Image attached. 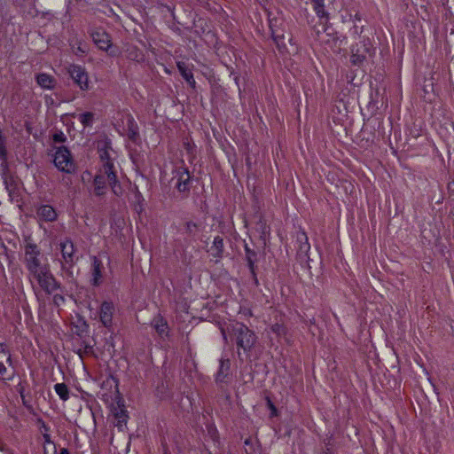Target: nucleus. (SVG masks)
I'll return each instance as SVG.
<instances>
[{"instance_id": "nucleus-21", "label": "nucleus", "mask_w": 454, "mask_h": 454, "mask_svg": "<svg viewBox=\"0 0 454 454\" xmlns=\"http://www.w3.org/2000/svg\"><path fill=\"white\" fill-rule=\"evenodd\" d=\"M55 392L60 397L61 400L66 401L69 397L68 388L64 383H57L54 386Z\"/></svg>"}, {"instance_id": "nucleus-13", "label": "nucleus", "mask_w": 454, "mask_h": 454, "mask_svg": "<svg viewBox=\"0 0 454 454\" xmlns=\"http://www.w3.org/2000/svg\"><path fill=\"white\" fill-rule=\"evenodd\" d=\"M94 43L101 50L107 51L111 46L110 35L104 30H96L91 34Z\"/></svg>"}, {"instance_id": "nucleus-15", "label": "nucleus", "mask_w": 454, "mask_h": 454, "mask_svg": "<svg viewBox=\"0 0 454 454\" xmlns=\"http://www.w3.org/2000/svg\"><path fill=\"white\" fill-rule=\"evenodd\" d=\"M37 84L44 90H52L56 86V80L51 74L42 73L38 74L35 77Z\"/></svg>"}, {"instance_id": "nucleus-29", "label": "nucleus", "mask_w": 454, "mask_h": 454, "mask_svg": "<svg viewBox=\"0 0 454 454\" xmlns=\"http://www.w3.org/2000/svg\"><path fill=\"white\" fill-rule=\"evenodd\" d=\"M5 153H6V151H5V148H4V141H3V139L0 137V156H1L2 158H4Z\"/></svg>"}, {"instance_id": "nucleus-7", "label": "nucleus", "mask_w": 454, "mask_h": 454, "mask_svg": "<svg viewBox=\"0 0 454 454\" xmlns=\"http://www.w3.org/2000/svg\"><path fill=\"white\" fill-rule=\"evenodd\" d=\"M67 72L75 84L82 90H90L91 85L89 79V74L83 67L73 64L67 67Z\"/></svg>"}, {"instance_id": "nucleus-18", "label": "nucleus", "mask_w": 454, "mask_h": 454, "mask_svg": "<svg viewBox=\"0 0 454 454\" xmlns=\"http://www.w3.org/2000/svg\"><path fill=\"white\" fill-rule=\"evenodd\" d=\"M230 367V360L222 358L220 361V367L215 377L216 381L223 382L225 380L229 374Z\"/></svg>"}, {"instance_id": "nucleus-26", "label": "nucleus", "mask_w": 454, "mask_h": 454, "mask_svg": "<svg viewBox=\"0 0 454 454\" xmlns=\"http://www.w3.org/2000/svg\"><path fill=\"white\" fill-rule=\"evenodd\" d=\"M43 437L45 439V442L48 443L49 447L51 448V454H55L56 449H55L54 444L51 442L50 436L48 434H44Z\"/></svg>"}, {"instance_id": "nucleus-14", "label": "nucleus", "mask_w": 454, "mask_h": 454, "mask_svg": "<svg viewBox=\"0 0 454 454\" xmlns=\"http://www.w3.org/2000/svg\"><path fill=\"white\" fill-rule=\"evenodd\" d=\"M103 263L102 262L94 256L92 258V278L91 283L94 286H98L102 279Z\"/></svg>"}, {"instance_id": "nucleus-12", "label": "nucleus", "mask_w": 454, "mask_h": 454, "mask_svg": "<svg viewBox=\"0 0 454 454\" xmlns=\"http://www.w3.org/2000/svg\"><path fill=\"white\" fill-rule=\"evenodd\" d=\"M270 27L271 30V35H272L273 40L275 41L278 49L280 51L285 50L286 48V45L285 43V35L282 32V30H280L278 28V20L270 19Z\"/></svg>"}, {"instance_id": "nucleus-28", "label": "nucleus", "mask_w": 454, "mask_h": 454, "mask_svg": "<svg viewBox=\"0 0 454 454\" xmlns=\"http://www.w3.org/2000/svg\"><path fill=\"white\" fill-rule=\"evenodd\" d=\"M267 404L271 411V416H277V409L270 399L267 400Z\"/></svg>"}, {"instance_id": "nucleus-10", "label": "nucleus", "mask_w": 454, "mask_h": 454, "mask_svg": "<svg viewBox=\"0 0 454 454\" xmlns=\"http://www.w3.org/2000/svg\"><path fill=\"white\" fill-rule=\"evenodd\" d=\"M190 178L191 176L189 171L186 168L180 167L175 170L172 180L176 181L175 186L177 190L184 192L189 190Z\"/></svg>"}, {"instance_id": "nucleus-34", "label": "nucleus", "mask_w": 454, "mask_h": 454, "mask_svg": "<svg viewBox=\"0 0 454 454\" xmlns=\"http://www.w3.org/2000/svg\"><path fill=\"white\" fill-rule=\"evenodd\" d=\"M55 140H60V137H59V136H58V135H56V136H55Z\"/></svg>"}, {"instance_id": "nucleus-32", "label": "nucleus", "mask_w": 454, "mask_h": 454, "mask_svg": "<svg viewBox=\"0 0 454 454\" xmlns=\"http://www.w3.org/2000/svg\"><path fill=\"white\" fill-rule=\"evenodd\" d=\"M59 454H68V451L66 449H62Z\"/></svg>"}, {"instance_id": "nucleus-6", "label": "nucleus", "mask_w": 454, "mask_h": 454, "mask_svg": "<svg viewBox=\"0 0 454 454\" xmlns=\"http://www.w3.org/2000/svg\"><path fill=\"white\" fill-rule=\"evenodd\" d=\"M374 51L371 49L369 40H362L351 48L350 61L354 66H361L367 57H371Z\"/></svg>"}, {"instance_id": "nucleus-8", "label": "nucleus", "mask_w": 454, "mask_h": 454, "mask_svg": "<svg viewBox=\"0 0 454 454\" xmlns=\"http://www.w3.org/2000/svg\"><path fill=\"white\" fill-rule=\"evenodd\" d=\"M14 375V369L11 354L5 346L0 343V377L2 380H11Z\"/></svg>"}, {"instance_id": "nucleus-1", "label": "nucleus", "mask_w": 454, "mask_h": 454, "mask_svg": "<svg viewBox=\"0 0 454 454\" xmlns=\"http://www.w3.org/2000/svg\"><path fill=\"white\" fill-rule=\"evenodd\" d=\"M23 263L34 288L36 285L47 294H51L60 288V284L51 270L48 258L42 254L40 248L35 243L28 242L24 247Z\"/></svg>"}, {"instance_id": "nucleus-11", "label": "nucleus", "mask_w": 454, "mask_h": 454, "mask_svg": "<svg viewBox=\"0 0 454 454\" xmlns=\"http://www.w3.org/2000/svg\"><path fill=\"white\" fill-rule=\"evenodd\" d=\"M114 312V306L112 302L104 301L101 304L99 311V319L106 327H109L112 325Z\"/></svg>"}, {"instance_id": "nucleus-2", "label": "nucleus", "mask_w": 454, "mask_h": 454, "mask_svg": "<svg viewBox=\"0 0 454 454\" xmlns=\"http://www.w3.org/2000/svg\"><path fill=\"white\" fill-rule=\"evenodd\" d=\"M98 153L101 166L94 178V194L103 196L106 192L107 185H109L115 195H121L122 190L116 176L115 152L105 142L101 147H98Z\"/></svg>"}, {"instance_id": "nucleus-20", "label": "nucleus", "mask_w": 454, "mask_h": 454, "mask_svg": "<svg viewBox=\"0 0 454 454\" xmlns=\"http://www.w3.org/2000/svg\"><path fill=\"white\" fill-rule=\"evenodd\" d=\"M153 326L160 336L167 334L168 325L167 322L161 317H156L153 320Z\"/></svg>"}, {"instance_id": "nucleus-23", "label": "nucleus", "mask_w": 454, "mask_h": 454, "mask_svg": "<svg viewBox=\"0 0 454 454\" xmlns=\"http://www.w3.org/2000/svg\"><path fill=\"white\" fill-rule=\"evenodd\" d=\"M93 114L86 112L79 115L78 119L84 127L91 126L93 123Z\"/></svg>"}, {"instance_id": "nucleus-4", "label": "nucleus", "mask_w": 454, "mask_h": 454, "mask_svg": "<svg viewBox=\"0 0 454 454\" xmlns=\"http://www.w3.org/2000/svg\"><path fill=\"white\" fill-rule=\"evenodd\" d=\"M61 258L58 261L60 263V276L68 282L74 280V266L76 262L75 247L70 239H65L59 244Z\"/></svg>"}, {"instance_id": "nucleus-30", "label": "nucleus", "mask_w": 454, "mask_h": 454, "mask_svg": "<svg viewBox=\"0 0 454 454\" xmlns=\"http://www.w3.org/2000/svg\"><path fill=\"white\" fill-rule=\"evenodd\" d=\"M301 238L305 239V241H307V237L305 236L304 233L301 234ZM301 250H304V251H308L309 249V245L308 242H305L303 245L301 246Z\"/></svg>"}, {"instance_id": "nucleus-24", "label": "nucleus", "mask_w": 454, "mask_h": 454, "mask_svg": "<svg viewBox=\"0 0 454 454\" xmlns=\"http://www.w3.org/2000/svg\"><path fill=\"white\" fill-rule=\"evenodd\" d=\"M128 122L129 125V137H133L137 134V127L132 117H128Z\"/></svg>"}, {"instance_id": "nucleus-19", "label": "nucleus", "mask_w": 454, "mask_h": 454, "mask_svg": "<svg viewBox=\"0 0 454 454\" xmlns=\"http://www.w3.org/2000/svg\"><path fill=\"white\" fill-rule=\"evenodd\" d=\"M177 68L185 81L190 85L194 86L195 80L193 78V74L192 71L187 67L186 64L184 62L179 61L177 62Z\"/></svg>"}, {"instance_id": "nucleus-17", "label": "nucleus", "mask_w": 454, "mask_h": 454, "mask_svg": "<svg viewBox=\"0 0 454 454\" xmlns=\"http://www.w3.org/2000/svg\"><path fill=\"white\" fill-rule=\"evenodd\" d=\"M113 414L115 419L117 420L115 426L118 427L120 429H122L123 426L127 422V411L123 409V407L118 404L117 407L113 409Z\"/></svg>"}, {"instance_id": "nucleus-22", "label": "nucleus", "mask_w": 454, "mask_h": 454, "mask_svg": "<svg viewBox=\"0 0 454 454\" xmlns=\"http://www.w3.org/2000/svg\"><path fill=\"white\" fill-rule=\"evenodd\" d=\"M223 239L220 237H215L214 239V242H213V246L211 247V249L213 251H215V252H213V254L215 256H220V254L223 252Z\"/></svg>"}, {"instance_id": "nucleus-9", "label": "nucleus", "mask_w": 454, "mask_h": 454, "mask_svg": "<svg viewBox=\"0 0 454 454\" xmlns=\"http://www.w3.org/2000/svg\"><path fill=\"white\" fill-rule=\"evenodd\" d=\"M317 36L318 40L333 52H340L344 45V39L340 38L337 33L329 31V29H325L322 33L318 32Z\"/></svg>"}, {"instance_id": "nucleus-25", "label": "nucleus", "mask_w": 454, "mask_h": 454, "mask_svg": "<svg viewBox=\"0 0 454 454\" xmlns=\"http://www.w3.org/2000/svg\"><path fill=\"white\" fill-rule=\"evenodd\" d=\"M64 301H65L64 296H62L61 294H55L53 296V302L57 306H60L61 304H63Z\"/></svg>"}, {"instance_id": "nucleus-27", "label": "nucleus", "mask_w": 454, "mask_h": 454, "mask_svg": "<svg viewBox=\"0 0 454 454\" xmlns=\"http://www.w3.org/2000/svg\"><path fill=\"white\" fill-rule=\"evenodd\" d=\"M272 331L275 332L278 335L284 333V332H285L283 326L280 325H278V324L274 325L272 326Z\"/></svg>"}, {"instance_id": "nucleus-5", "label": "nucleus", "mask_w": 454, "mask_h": 454, "mask_svg": "<svg viewBox=\"0 0 454 454\" xmlns=\"http://www.w3.org/2000/svg\"><path fill=\"white\" fill-rule=\"evenodd\" d=\"M53 162L56 168L62 172L72 173L74 171V162L70 152L65 146H59L55 149Z\"/></svg>"}, {"instance_id": "nucleus-31", "label": "nucleus", "mask_w": 454, "mask_h": 454, "mask_svg": "<svg viewBox=\"0 0 454 454\" xmlns=\"http://www.w3.org/2000/svg\"><path fill=\"white\" fill-rule=\"evenodd\" d=\"M313 2H315L318 7H321L323 5V0H312Z\"/></svg>"}, {"instance_id": "nucleus-33", "label": "nucleus", "mask_w": 454, "mask_h": 454, "mask_svg": "<svg viewBox=\"0 0 454 454\" xmlns=\"http://www.w3.org/2000/svg\"><path fill=\"white\" fill-rule=\"evenodd\" d=\"M44 453L45 454H50V450H49L47 446H44Z\"/></svg>"}, {"instance_id": "nucleus-3", "label": "nucleus", "mask_w": 454, "mask_h": 454, "mask_svg": "<svg viewBox=\"0 0 454 454\" xmlns=\"http://www.w3.org/2000/svg\"><path fill=\"white\" fill-rule=\"evenodd\" d=\"M221 332L225 341H227L228 333L231 340L236 343L238 349H242L246 354L250 352L257 340L255 333L252 330L239 322L231 324L226 328H222ZM238 354L240 356L239 350H238Z\"/></svg>"}, {"instance_id": "nucleus-16", "label": "nucleus", "mask_w": 454, "mask_h": 454, "mask_svg": "<svg viewBox=\"0 0 454 454\" xmlns=\"http://www.w3.org/2000/svg\"><path fill=\"white\" fill-rule=\"evenodd\" d=\"M37 215L41 220L46 222H52L57 218V213L54 208L49 205L42 206L38 211Z\"/></svg>"}]
</instances>
